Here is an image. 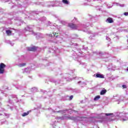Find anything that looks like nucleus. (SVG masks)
<instances>
[{
    "label": "nucleus",
    "instance_id": "30",
    "mask_svg": "<svg viewBox=\"0 0 128 128\" xmlns=\"http://www.w3.org/2000/svg\"><path fill=\"white\" fill-rule=\"evenodd\" d=\"M100 98V95L96 96L94 97V102H96V100H98Z\"/></svg>",
    "mask_w": 128,
    "mask_h": 128
},
{
    "label": "nucleus",
    "instance_id": "21",
    "mask_svg": "<svg viewBox=\"0 0 128 128\" xmlns=\"http://www.w3.org/2000/svg\"><path fill=\"white\" fill-rule=\"evenodd\" d=\"M78 84L82 88H84V86H86V83L84 82H82V81H78Z\"/></svg>",
    "mask_w": 128,
    "mask_h": 128
},
{
    "label": "nucleus",
    "instance_id": "33",
    "mask_svg": "<svg viewBox=\"0 0 128 128\" xmlns=\"http://www.w3.org/2000/svg\"><path fill=\"white\" fill-rule=\"evenodd\" d=\"M48 52H56V50H54V48H50V50H48Z\"/></svg>",
    "mask_w": 128,
    "mask_h": 128
},
{
    "label": "nucleus",
    "instance_id": "57",
    "mask_svg": "<svg viewBox=\"0 0 128 128\" xmlns=\"http://www.w3.org/2000/svg\"><path fill=\"white\" fill-rule=\"evenodd\" d=\"M11 110H12V108L10 107Z\"/></svg>",
    "mask_w": 128,
    "mask_h": 128
},
{
    "label": "nucleus",
    "instance_id": "31",
    "mask_svg": "<svg viewBox=\"0 0 128 128\" xmlns=\"http://www.w3.org/2000/svg\"><path fill=\"white\" fill-rule=\"evenodd\" d=\"M88 50V46L84 45L82 46V50Z\"/></svg>",
    "mask_w": 128,
    "mask_h": 128
},
{
    "label": "nucleus",
    "instance_id": "13",
    "mask_svg": "<svg viewBox=\"0 0 128 128\" xmlns=\"http://www.w3.org/2000/svg\"><path fill=\"white\" fill-rule=\"evenodd\" d=\"M6 64L4 63H0V74H2L4 72V68H6Z\"/></svg>",
    "mask_w": 128,
    "mask_h": 128
},
{
    "label": "nucleus",
    "instance_id": "63",
    "mask_svg": "<svg viewBox=\"0 0 128 128\" xmlns=\"http://www.w3.org/2000/svg\"><path fill=\"white\" fill-rule=\"evenodd\" d=\"M18 101L17 100V101L16 102H18Z\"/></svg>",
    "mask_w": 128,
    "mask_h": 128
},
{
    "label": "nucleus",
    "instance_id": "60",
    "mask_svg": "<svg viewBox=\"0 0 128 128\" xmlns=\"http://www.w3.org/2000/svg\"><path fill=\"white\" fill-rule=\"evenodd\" d=\"M22 58H24V56H22Z\"/></svg>",
    "mask_w": 128,
    "mask_h": 128
},
{
    "label": "nucleus",
    "instance_id": "8",
    "mask_svg": "<svg viewBox=\"0 0 128 128\" xmlns=\"http://www.w3.org/2000/svg\"><path fill=\"white\" fill-rule=\"evenodd\" d=\"M93 52L94 54H97L98 56H103V58H108L110 56V54H108V53H106L102 52Z\"/></svg>",
    "mask_w": 128,
    "mask_h": 128
},
{
    "label": "nucleus",
    "instance_id": "7",
    "mask_svg": "<svg viewBox=\"0 0 128 128\" xmlns=\"http://www.w3.org/2000/svg\"><path fill=\"white\" fill-rule=\"evenodd\" d=\"M57 120H74V122H76L78 120V118L74 116H70L66 115H64L62 116H58L56 118Z\"/></svg>",
    "mask_w": 128,
    "mask_h": 128
},
{
    "label": "nucleus",
    "instance_id": "54",
    "mask_svg": "<svg viewBox=\"0 0 128 128\" xmlns=\"http://www.w3.org/2000/svg\"><path fill=\"white\" fill-rule=\"evenodd\" d=\"M18 88V90L20 89V86H19L18 88Z\"/></svg>",
    "mask_w": 128,
    "mask_h": 128
},
{
    "label": "nucleus",
    "instance_id": "50",
    "mask_svg": "<svg viewBox=\"0 0 128 128\" xmlns=\"http://www.w3.org/2000/svg\"><path fill=\"white\" fill-rule=\"evenodd\" d=\"M54 16L57 20H58V16L57 15L54 14Z\"/></svg>",
    "mask_w": 128,
    "mask_h": 128
},
{
    "label": "nucleus",
    "instance_id": "12",
    "mask_svg": "<svg viewBox=\"0 0 128 128\" xmlns=\"http://www.w3.org/2000/svg\"><path fill=\"white\" fill-rule=\"evenodd\" d=\"M48 25L46 26L47 28H50L51 30H54V28H56V26L58 25L56 24H52L50 22H48Z\"/></svg>",
    "mask_w": 128,
    "mask_h": 128
},
{
    "label": "nucleus",
    "instance_id": "20",
    "mask_svg": "<svg viewBox=\"0 0 128 128\" xmlns=\"http://www.w3.org/2000/svg\"><path fill=\"white\" fill-rule=\"evenodd\" d=\"M106 22L108 24H112V22H114V20H112V18L109 17L106 20Z\"/></svg>",
    "mask_w": 128,
    "mask_h": 128
},
{
    "label": "nucleus",
    "instance_id": "41",
    "mask_svg": "<svg viewBox=\"0 0 128 128\" xmlns=\"http://www.w3.org/2000/svg\"><path fill=\"white\" fill-rule=\"evenodd\" d=\"M74 98V96L72 95L69 97V100H72V98Z\"/></svg>",
    "mask_w": 128,
    "mask_h": 128
},
{
    "label": "nucleus",
    "instance_id": "6",
    "mask_svg": "<svg viewBox=\"0 0 128 128\" xmlns=\"http://www.w3.org/2000/svg\"><path fill=\"white\" fill-rule=\"evenodd\" d=\"M116 118H122V120L123 122H126L128 120V114H123L120 113L118 112H116L114 114V116Z\"/></svg>",
    "mask_w": 128,
    "mask_h": 128
},
{
    "label": "nucleus",
    "instance_id": "1",
    "mask_svg": "<svg viewBox=\"0 0 128 128\" xmlns=\"http://www.w3.org/2000/svg\"><path fill=\"white\" fill-rule=\"evenodd\" d=\"M32 0H26L22 3L20 0H3L2 2H8V4H15L14 6H12L11 8H16L18 12H14L12 13H10L8 14V20H10V22H6L8 24H12L10 22L12 18H14V16L16 14H26L28 16V18H31V20H36L37 22L39 24H42V22H44L46 20V18L44 16L42 17L41 18H34V17L36 16L37 14H39L41 12H44L42 11H30L28 12V11L24 10L26 8L29 4H32V6L34 4H38V6H47V8H54L56 5H54V1H50L46 2L44 3L40 2H32Z\"/></svg>",
    "mask_w": 128,
    "mask_h": 128
},
{
    "label": "nucleus",
    "instance_id": "47",
    "mask_svg": "<svg viewBox=\"0 0 128 128\" xmlns=\"http://www.w3.org/2000/svg\"><path fill=\"white\" fill-rule=\"evenodd\" d=\"M0 12L4 13V9L0 8Z\"/></svg>",
    "mask_w": 128,
    "mask_h": 128
},
{
    "label": "nucleus",
    "instance_id": "9",
    "mask_svg": "<svg viewBox=\"0 0 128 128\" xmlns=\"http://www.w3.org/2000/svg\"><path fill=\"white\" fill-rule=\"evenodd\" d=\"M106 116H114V114L106 113L98 114L97 118H99L100 120H102L103 118H106Z\"/></svg>",
    "mask_w": 128,
    "mask_h": 128
},
{
    "label": "nucleus",
    "instance_id": "62",
    "mask_svg": "<svg viewBox=\"0 0 128 128\" xmlns=\"http://www.w3.org/2000/svg\"><path fill=\"white\" fill-rule=\"evenodd\" d=\"M4 110V109H2V110Z\"/></svg>",
    "mask_w": 128,
    "mask_h": 128
},
{
    "label": "nucleus",
    "instance_id": "34",
    "mask_svg": "<svg viewBox=\"0 0 128 128\" xmlns=\"http://www.w3.org/2000/svg\"><path fill=\"white\" fill-rule=\"evenodd\" d=\"M78 22V19L74 17V18L72 20V24H76Z\"/></svg>",
    "mask_w": 128,
    "mask_h": 128
},
{
    "label": "nucleus",
    "instance_id": "24",
    "mask_svg": "<svg viewBox=\"0 0 128 128\" xmlns=\"http://www.w3.org/2000/svg\"><path fill=\"white\" fill-rule=\"evenodd\" d=\"M23 72L24 74V72H26V74H30V68H26L23 71Z\"/></svg>",
    "mask_w": 128,
    "mask_h": 128
},
{
    "label": "nucleus",
    "instance_id": "18",
    "mask_svg": "<svg viewBox=\"0 0 128 128\" xmlns=\"http://www.w3.org/2000/svg\"><path fill=\"white\" fill-rule=\"evenodd\" d=\"M50 82H54L56 84H60L61 82H62V80H58L56 81V80H54V78H50Z\"/></svg>",
    "mask_w": 128,
    "mask_h": 128
},
{
    "label": "nucleus",
    "instance_id": "49",
    "mask_svg": "<svg viewBox=\"0 0 128 128\" xmlns=\"http://www.w3.org/2000/svg\"><path fill=\"white\" fill-rule=\"evenodd\" d=\"M4 116H7V118H10V115H9V114H6V113H5V114H4Z\"/></svg>",
    "mask_w": 128,
    "mask_h": 128
},
{
    "label": "nucleus",
    "instance_id": "23",
    "mask_svg": "<svg viewBox=\"0 0 128 128\" xmlns=\"http://www.w3.org/2000/svg\"><path fill=\"white\" fill-rule=\"evenodd\" d=\"M124 96H120L119 99L116 100V101L118 102V104L120 102H122L124 100Z\"/></svg>",
    "mask_w": 128,
    "mask_h": 128
},
{
    "label": "nucleus",
    "instance_id": "35",
    "mask_svg": "<svg viewBox=\"0 0 128 128\" xmlns=\"http://www.w3.org/2000/svg\"><path fill=\"white\" fill-rule=\"evenodd\" d=\"M26 63H21L18 64V66H20V68H22V66H26Z\"/></svg>",
    "mask_w": 128,
    "mask_h": 128
},
{
    "label": "nucleus",
    "instance_id": "36",
    "mask_svg": "<svg viewBox=\"0 0 128 128\" xmlns=\"http://www.w3.org/2000/svg\"><path fill=\"white\" fill-rule=\"evenodd\" d=\"M31 90L32 92H36L38 90V88H32Z\"/></svg>",
    "mask_w": 128,
    "mask_h": 128
},
{
    "label": "nucleus",
    "instance_id": "29",
    "mask_svg": "<svg viewBox=\"0 0 128 128\" xmlns=\"http://www.w3.org/2000/svg\"><path fill=\"white\" fill-rule=\"evenodd\" d=\"M71 38L74 40V38H78V34H74L72 35Z\"/></svg>",
    "mask_w": 128,
    "mask_h": 128
},
{
    "label": "nucleus",
    "instance_id": "44",
    "mask_svg": "<svg viewBox=\"0 0 128 128\" xmlns=\"http://www.w3.org/2000/svg\"><path fill=\"white\" fill-rule=\"evenodd\" d=\"M80 64H82V66H86V64L84 62H80Z\"/></svg>",
    "mask_w": 128,
    "mask_h": 128
},
{
    "label": "nucleus",
    "instance_id": "39",
    "mask_svg": "<svg viewBox=\"0 0 128 128\" xmlns=\"http://www.w3.org/2000/svg\"><path fill=\"white\" fill-rule=\"evenodd\" d=\"M89 16L90 18V22H92V20H94V18L92 17L90 15H89Z\"/></svg>",
    "mask_w": 128,
    "mask_h": 128
},
{
    "label": "nucleus",
    "instance_id": "27",
    "mask_svg": "<svg viewBox=\"0 0 128 128\" xmlns=\"http://www.w3.org/2000/svg\"><path fill=\"white\" fill-rule=\"evenodd\" d=\"M62 2L66 6L70 4V1L68 0H62Z\"/></svg>",
    "mask_w": 128,
    "mask_h": 128
},
{
    "label": "nucleus",
    "instance_id": "52",
    "mask_svg": "<svg viewBox=\"0 0 128 128\" xmlns=\"http://www.w3.org/2000/svg\"><path fill=\"white\" fill-rule=\"evenodd\" d=\"M8 102H9V104H12V100L9 99Z\"/></svg>",
    "mask_w": 128,
    "mask_h": 128
},
{
    "label": "nucleus",
    "instance_id": "10",
    "mask_svg": "<svg viewBox=\"0 0 128 128\" xmlns=\"http://www.w3.org/2000/svg\"><path fill=\"white\" fill-rule=\"evenodd\" d=\"M14 20H15V24H16V26H22V22H24V21H22V18L20 17H16Z\"/></svg>",
    "mask_w": 128,
    "mask_h": 128
},
{
    "label": "nucleus",
    "instance_id": "64",
    "mask_svg": "<svg viewBox=\"0 0 128 128\" xmlns=\"http://www.w3.org/2000/svg\"><path fill=\"white\" fill-rule=\"evenodd\" d=\"M0 116H2V114H0Z\"/></svg>",
    "mask_w": 128,
    "mask_h": 128
},
{
    "label": "nucleus",
    "instance_id": "19",
    "mask_svg": "<svg viewBox=\"0 0 128 128\" xmlns=\"http://www.w3.org/2000/svg\"><path fill=\"white\" fill-rule=\"evenodd\" d=\"M28 50L30 52H36V50H38V47L33 46L32 47L28 48Z\"/></svg>",
    "mask_w": 128,
    "mask_h": 128
},
{
    "label": "nucleus",
    "instance_id": "45",
    "mask_svg": "<svg viewBox=\"0 0 128 128\" xmlns=\"http://www.w3.org/2000/svg\"><path fill=\"white\" fill-rule=\"evenodd\" d=\"M124 16H128V12H125L124 13Z\"/></svg>",
    "mask_w": 128,
    "mask_h": 128
},
{
    "label": "nucleus",
    "instance_id": "59",
    "mask_svg": "<svg viewBox=\"0 0 128 128\" xmlns=\"http://www.w3.org/2000/svg\"><path fill=\"white\" fill-rule=\"evenodd\" d=\"M116 98V97L114 96V100H116V98Z\"/></svg>",
    "mask_w": 128,
    "mask_h": 128
},
{
    "label": "nucleus",
    "instance_id": "26",
    "mask_svg": "<svg viewBox=\"0 0 128 128\" xmlns=\"http://www.w3.org/2000/svg\"><path fill=\"white\" fill-rule=\"evenodd\" d=\"M114 4H116L117 6H120L121 8H124V4H120L116 2H115Z\"/></svg>",
    "mask_w": 128,
    "mask_h": 128
},
{
    "label": "nucleus",
    "instance_id": "11",
    "mask_svg": "<svg viewBox=\"0 0 128 128\" xmlns=\"http://www.w3.org/2000/svg\"><path fill=\"white\" fill-rule=\"evenodd\" d=\"M50 124L52 128H58V124H60V123H58V120H53L50 123Z\"/></svg>",
    "mask_w": 128,
    "mask_h": 128
},
{
    "label": "nucleus",
    "instance_id": "43",
    "mask_svg": "<svg viewBox=\"0 0 128 128\" xmlns=\"http://www.w3.org/2000/svg\"><path fill=\"white\" fill-rule=\"evenodd\" d=\"M93 2H100H100H102V0H92Z\"/></svg>",
    "mask_w": 128,
    "mask_h": 128
},
{
    "label": "nucleus",
    "instance_id": "5",
    "mask_svg": "<svg viewBox=\"0 0 128 128\" xmlns=\"http://www.w3.org/2000/svg\"><path fill=\"white\" fill-rule=\"evenodd\" d=\"M49 36H50L51 38H53L55 39V40L53 41V42H55L56 44H62L64 40L62 38L60 37L58 32H54L52 34H49Z\"/></svg>",
    "mask_w": 128,
    "mask_h": 128
},
{
    "label": "nucleus",
    "instance_id": "51",
    "mask_svg": "<svg viewBox=\"0 0 128 128\" xmlns=\"http://www.w3.org/2000/svg\"><path fill=\"white\" fill-rule=\"evenodd\" d=\"M40 92H44V94H46V90H40Z\"/></svg>",
    "mask_w": 128,
    "mask_h": 128
},
{
    "label": "nucleus",
    "instance_id": "17",
    "mask_svg": "<svg viewBox=\"0 0 128 128\" xmlns=\"http://www.w3.org/2000/svg\"><path fill=\"white\" fill-rule=\"evenodd\" d=\"M88 34H91L90 36L89 37L90 40H92V38H94V36H98V33L92 34V32H90V31H88Z\"/></svg>",
    "mask_w": 128,
    "mask_h": 128
},
{
    "label": "nucleus",
    "instance_id": "61",
    "mask_svg": "<svg viewBox=\"0 0 128 128\" xmlns=\"http://www.w3.org/2000/svg\"><path fill=\"white\" fill-rule=\"evenodd\" d=\"M2 20V18H0V20Z\"/></svg>",
    "mask_w": 128,
    "mask_h": 128
},
{
    "label": "nucleus",
    "instance_id": "55",
    "mask_svg": "<svg viewBox=\"0 0 128 128\" xmlns=\"http://www.w3.org/2000/svg\"><path fill=\"white\" fill-rule=\"evenodd\" d=\"M57 112H62V110H59V111Z\"/></svg>",
    "mask_w": 128,
    "mask_h": 128
},
{
    "label": "nucleus",
    "instance_id": "42",
    "mask_svg": "<svg viewBox=\"0 0 128 128\" xmlns=\"http://www.w3.org/2000/svg\"><path fill=\"white\" fill-rule=\"evenodd\" d=\"M106 40H108V42H110V38L108 36H106Z\"/></svg>",
    "mask_w": 128,
    "mask_h": 128
},
{
    "label": "nucleus",
    "instance_id": "38",
    "mask_svg": "<svg viewBox=\"0 0 128 128\" xmlns=\"http://www.w3.org/2000/svg\"><path fill=\"white\" fill-rule=\"evenodd\" d=\"M8 44H10V45L13 46L14 44V43L12 42V41H10V40H8Z\"/></svg>",
    "mask_w": 128,
    "mask_h": 128
},
{
    "label": "nucleus",
    "instance_id": "46",
    "mask_svg": "<svg viewBox=\"0 0 128 128\" xmlns=\"http://www.w3.org/2000/svg\"><path fill=\"white\" fill-rule=\"evenodd\" d=\"M101 32L102 33V34H104L106 32V30L104 29H102V30H101Z\"/></svg>",
    "mask_w": 128,
    "mask_h": 128
},
{
    "label": "nucleus",
    "instance_id": "2",
    "mask_svg": "<svg viewBox=\"0 0 128 128\" xmlns=\"http://www.w3.org/2000/svg\"><path fill=\"white\" fill-rule=\"evenodd\" d=\"M71 46H74V49L72 50V57L74 59V60H78V56H80L82 54L83 52L82 51V50L80 48V46L78 45L77 44H74L71 42L70 43Z\"/></svg>",
    "mask_w": 128,
    "mask_h": 128
},
{
    "label": "nucleus",
    "instance_id": "48",
    "mask_svg": "<svg viewBox=\"0 0 128 128\" xmlns=\"http://www.w3.org/2000/svg\"><path fill=\"white\" fill-rule=\"evenodd\" d=\"M122 88H127L126 85H124V84L122 85Z\"/></svg>",
    "mask_w": 128,
    "mask_h": 128
},
{
    "label": "nucleus",
    "instance_id": "3",
    "mask_svg": "<svg viewBox=\"0 0 128 128\" xmlns=\"http://www.w3.org/2000/svg\"><path fill=\"white\" fill-rule=\"evenodd\" d=\"M68 26L70 28L74 30H76V28H88V26L92 28V24H90V22H88V21H85L84 23H80L78 24H76L74 23H69Z\"/></svg>",
    "mask_w": 128,
    "mask_h": 128
},
{
    "label": "nucleus",
    "instance_id": "16",
    "mask_svg": "<svg viewBox=\"0 0 128 128\" xmlns=\"http://www.w3.org/2000/svg\"><path fill=\"white\" fill-rule=\"evenodd\" d=\"M64 78H63V80H66V82H70V79L69 78L70 76V74H64Z\"/></svg>",
    "mask_w": 128,
    "mask_h": 128
},
{
    "label": "nucleus",
    "instance_id": "53",
    "mask_svg": "<svg viewBox=\"0 0 128 128\" xmlns=\"http://www.w3.org/2000/svg\"><path fill=\"white\" fill-rule=\"evenodd\" d=\"M73 80H78V77H75L72 78Z\"/></svg>",
    "mask_w": 128,
    "mask_h": 128
},
{
    "label": "nucleus",
    "instance_id": "32",
    "mask_svg": "<svg viewBox=\"0 0 128 128\" xmlns=\"http://www.w3.org/2000/svg\"><path fill=\"white\" fill-rule=\"evenodd\" d=\"M6 34L7 36H10L12 34V31L10 30H6Z\"/></svg>",
    "mask_w": 128,
    "mask_h": 128
},
{
    "label": "nucleus",
    "instance_id": "25",
    "mask_svg": "<svg viewBox=\"0 0 128 128\" xmlns=\"http://www.w3.org/2000/svg\"><path fill=\"white\" fill-rule=\"evenodd\" d=\"M106 94V89L102 90L100 92V96H104Z\"/></svg>",
    "mask_w": 128,
    "mask_h": 128
},
{
    "label": "nucleus",
    "instance_id": "15",
    "mask_svg": "<svg viewBox=\"0 0 128 128\" xmlns=\"http://www.w3.org/2000/svg\"><path fill=\"white\" fill-rule=\"evenodd\" d=\"M90 0H82V4L84 6H90Z\"/></svg>",
    "mask_w": 128,
    "mask_h": 128
},
{
    "label": "nucleus",
    "instance_id": "37",
    "mask_svg": "<svg viewBox=\"0 0 128 128\" xmlns=\"http://www.w3.org/2000/svg\"><path fill=\"white\" fill-rule=\"evenodd\" d=\"M12 98H14V100H18V97H16V95H12Z\"/></svg>",
    "mask_w": 128,
    "mask_h": 128
},
{
    "label": "nucleus",
    "instance_id": "4",
    "mask_svg": "<svg viewBox=\"0 0 128 128\" xmlns=\"http://www.w3.org/2000/svg\"><path fill=\"white\" fill-rule=\"evenodd\" d=\"M32 28H34V26L30 25L27 26L26 28H25L24 30V32H32V34L34 36H36V38H44V36L43 34L40 33H35L32 31Z\"/></svg>",
    "mask_w": 128,
    "mask_h": 128
},
{
    "label": "nucleus",
    "instance_id": "40",
    "mask_svg": "<svg viewBox=\"0 0 128 128\" xmlns=\"http://www.w3.org/2000/svg\"><path fill=\"white\" fill-rule=\"evenodd\" d=\"M61 24H66V21L62 20L61 21Z\"/></svg>",
    "mask_w": 128,
    "mask_h": 128
},
{
    "label": "nucleus",
    "instance_id": "58",
    "mask_svg": "<svg viewBox=\"0 0 128 128\" xmlns=\"http://www.w3.org/2000/svg\"><path fill=\"white\" fill-rule=\"evenodd\" d=\"M99 10H102V8H99Z\"/></svg>",
    "mask_w": 128,
    "mask_h": 128
},
{
    "label": "nucleus",
    "instance_id": "22",
    "mask_svg": "<svg viewBox=\"0 0 128 128\" xmlns=\"http://www.w3.org/2000/svg\"><path fill=\"white\" fill-rule=\"evenodd\" d=\"M60 0H56L54 1V4L55 6H60Z\"/></svg>",
    "mask_w": 128,
    "mask_h": 128
},
{
    "label": "nucleus",
    "instance_id": "14",
    "mask_svg": "<svg viewBox=\"0 0 128 128\" xmlns=\"http://www.w3.org/2000/svg\"><path fill=\"white\" fill-rule=\"evenodd\" d=\"M94 76L98 78H104V75L100 74V72H98L96 74H94Z\"/></svg>",
    "mask_w": 128,
    "mask_h": 128
},
{
    "label": "nucleus",
    "instance_id": "28",
    "mask_svg": "<svg viewBox=\"0 0 128 128\" xmlns=\"http://www.w3.org/2000/svg\"><path fill=\"white\" fill-rule=\"evenodd\" d=\"M30 110L26 112L23 113L22 116H28L30 114Z\"/></svg>",
    "mask_w": 128,
    "mask_h": 128
},
{
    "label": "nucleus",
    "instance_id": "56",
    "mask_svg": "<svg viewBox=\"0 0 128 128\" xmlns=\"http://www.w3.org/2000/svg\"><path fill=\"white\" fill-rule=\"evenodd\" d=\"M0 92H1L2 94V92H4V91H2V90H0Z\"/></svg>",
    "mask_w": 128,
    "mask_h": 128
}]
</instances>
